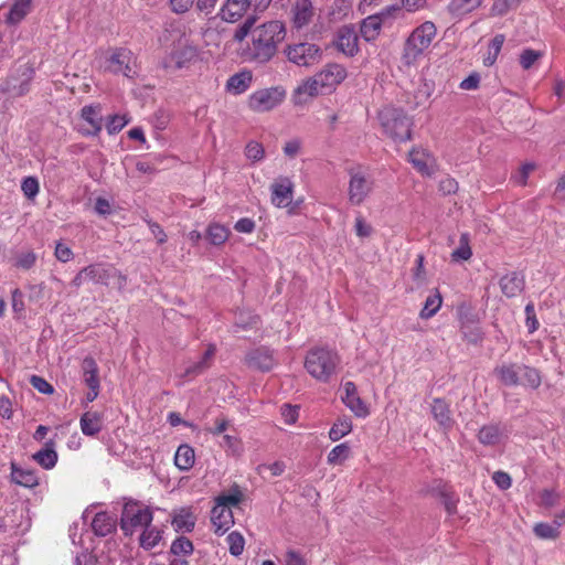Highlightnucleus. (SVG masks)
<instances>
[{
	"label": "nucleus",
	"mask_w": 565,
	"mask_h": 565,
	"mask_svg": "<svg viewBox=\"0 0 565 565\" xmlns=\"http://www.w3.org/2000/svg\"><path fill=\"white\" fill-rule=\"evenodd\" d=\"M85 275L88 276V281L94 284L105 285L109 284V280L116 274V268L110 265L93 264L86 266Z\"/></svg>",
	"instance_id": "obj_22"
},
{
	"label": "nucleus",
	"mask_w": 565,
	"mask_h": 565,
	"mask_svg": "<svg viewBox=\"0 0 565 565\" xmlns=\"http://www.w3.org/2000/svg\"><path fill=\"white\" fill-rule=\"evenodd\" d=\"M292 14L294 23L297 28H302L303 25H306L313 14L311 1L298 0L292 7Z\"/></svg>",
	"instance_id": "obj_28"
},
{
	"label": "nucleus",
	"mask_w": 565,
	"mask_h": 565,
	"mask_svg": "<svg viewBox=\"0 0 565 565\" xmlns=\"http://www.w3.org/2000/svg\"><path fill=\"white\" fill-rule=\"evenodd\" d=\"M230 235V230L218 223H212L206 230V238L213 245L224 244Z\"/></svg>",
	"instance_id": "obj_35"
},
{
	"label": "nucleus",
	"mask_w": 565,
	"mask_h": 565,
	"mask_svg": "<svg viewBox=\"0 0 565 565\" xmlns=\"http://www.w3.org/2000/svg\"><path fill=\"white\" fill-rule=\"evenodd\" d=\"M92 529L97 536H106L116 529V520L107 512H98L93 521Z\"/></svg>",
	"instance_id": "obj_25"
},
{
	"label": "nucleus",
	"mask_w": 565,
	"mask_h": 565,
	"mask_svg": "<svg viewBox=\"0 0 565 565\" xmlns=\"http://www.w3.org/2000/svg\"><path fill=\"white\" fill-rule=\"evenodd\" d=\"M431 414L438 425L446 431L452 428L455 422L451 417L449 405L441 398H435L431 403Z\"/></svg>",
	"instance_id": "obj_21"
},
{
	"label": "nucleus",
	"mask_w": 565,
	"mask_h": 565,
	"mask_svg": "<svg viewBox=\"0 0 565 565\" xmlns=\"http://www.w3.org/2000/svg\"><path fill=\"white\" fill-rule=\"evenodd\" d=\"M349 175V201L353 205H361L365 201L367 195L372 192L373 182L361 170L350 169Z\"/></svg>",
	"instance_id": "obj_9"
},
{
	"label": "nucleus",
	"mask_w": 565,
	"mask_h": 565,
	"mask_svg": "<svg viewBox=\"0 0 565 565\" xmlns=\"http://www.w3.org/2000/svg\"><path fill=\"white\" fill-rule=\"evenodd\" d=\"M265 150L257 141H250L245 148V156L253 162L260 161L264 158Z\"/></svg>",
	"instance_id": "obj_49"
},
{
	"label": "nucleus",
	"mask_w": 565,
	"mask_h": 565,
	"mask_svg": "<svg viewBox=\"0 0 565 565\" xmlns=\"http://www.w3.org/2000/svg\"><path fill=\"white\" fill-rule=\"evenodd\" d=\"M30 383L36 391L42 394L50 395L54 392L53 386L45 379L39 375H32L30 377Z\"/></svg>",
	"instance_id": "obj_52"
},
{
	"label": "nucleus",
	"mask_w": 565,
	"mask_h": 565,
	"mask_svg": "<svg viewBox=\"0 0 565 565\" xmlns=\"http://www.w3.org/2000/svg\"><path fill=\"white\" fill-rule=\"evenodd\" d=\"M162 531L156 526L148 525L139 536V544L142 548L149 551L162 540Z\"/></svg>",
	"instance_id": "obj_34"
},
{
	"label": "nucleus",
	"mask_w": 565,
	"mask_h": 565,
	"mask_svg": "<svg viewBox=\"0 0 565 565\" xmlns=\"http://www.w3.org/2000/svg\"><path fill=\"white\" fill-rule=\"evenodd\" d=\"M524 311H525V316H526L525 324L527 327V331H529V333H533L540 327V323H539V320L536 318V313H535V309H534L533 302H529L525 306Z\"/></svg>",
	"instance_id": "obj_50"
},
{
	"label": "nucleus",
	"mask_w": 565,
	"mask_h": 565,
	"mask_svg": "<svg viewBox=\"0 0 565 565\" xmlns=\"http://www.w3.org/2000/svg\"><path fill=\"white\" fill-rule=\"evenodd\" d=\"M247 8H249L248 0H227L220 10V17L226 22H236L239 20Z\"/></svg>",
	"instance_id": "obj_19"
},
{
	"label": "nucleus",
	"mask_w": 565,
	"mask_h": 565,
	"mask_svg": "<svg viewBox=\"0 0 565 565\" xmlns=\"http://www.w3.org/2000/svg\"><path fill=\"white\" fill-rule=\"evenodd\" d=\"M35 262L36 255L33 252H22L17 256L15 266L28 270L34 266Z\"/></svg>",
	"instance_id": "obj_51"
},
{
	"label": "nucleus",
	"mask_w": 565,
	"mask_h": 565,
	"mask_svg": "<svg viewBox=\"0 0 565 565\" xmlns=\"http://www.w3.org/2000/svg\"><path fill=\"white\" fill-rule=\"evenodd\" d=\"M383 132L395 142L408 141L412 137V118L402 108L385 106L379 111Z\"/></svg>",
	"instance_id": "obj_3"
},
{
	"label": "nucleus",
	"mask_w": 565,
	"mask_h": 565,
	"mask_svg": "<svg viewBox=\"0 0 565 565\" xmlns=\"http://www.w3.org/2000/svg\"><path fill=\"white\" fill-rule=\"evenodd\" d=\"M152 519V511L149 508L137 501H128L121 512L120 529L125 535L130 536L137 529L150 525Z\"/></svg>",
	"instance_id": "obj_6"
},
{
	"label": "nucleus",
	"mask_w": 565,
	"mask_h": 565,
	"mask_svg": "<svg viewBox=\"0 0 565 565\" xmlns=\"http://www.w3.org/2000/svg\"><path fill=\"white\" fill-rule=\"evenodd\" d=\"M358 41L354 28L345 25L339 30L335 45L345 55L354 56L359 51Z\"/></svg>",
	"instance_id": "obj_16"
},
{
	"label": "nucleus",
	"mask_w": 565,
	"mask_h": 565,
	"mask_svg": "<svg viewBox=\"0 0 565 565\" xmlns=\"http://www.w3.org/2000/svg\"><path fill=\"white\" fill-rule=\"evenodd\" d=\"M299 414V408L297 406H291L289 404H285L281 406V416L284 417L287 424L296 423Z\"/></svg>",
	"instance_id": "obj_60"
},
{
	"label": "nucleus",
	"mask_w": 565,
	"mask_h": 565,
	"mask_svg": "<svg viewBox=\"0 0 565 565\" xmlns=\"http://www.w3.org/2000/svg\"><path fill=\"white\" fill-rule=\"evenodd\" d=\"M54 254L55 257L62 263H67L73 258L72 249L63 243L56 244Z\"/></svg>",
	"instance_id": "obj_61"
},
{
	"label": "nucleus",
	"mask_w": 565,
	"mask_h": 565,
	"mask_svg": "<svg viewBox=\"0 0 565 565\" xmlns=\"http://www.w3.org/2000/svg\"><path fill=\"white\" fill-rule=\"evenodd\" d=\"M350 447L347 443L340 444L335 446L329 454H328V463L330 465H342L350 456Z\"/></svg>",
	"instance_id": "obj_43"
},
{
	"label": "nucleus",
	"mask_w": 565,
	"mask_h": 565,
	"mask_svg": "<svg viewBox=\"0 0 565 565\" xmlns=\"http://www.w3.org/2000/svg\"><path fill=\"white\" fill-rule=\"evenodd\" d=\"M286 35L285 26L279 21H268L256 25V18L248 17L237 28L233 39L243 42L246 38V46L242 49V57L246 62L265 64L276 54L278 44Z\"/></svg>",
	"instance_id": "obj_1"
},
{
	"label": "nucleus",
	"mask_w": 565,
	"mask_h": 565,
	"mask_svg": "<svg viewBox=\"0 0 565 565\" xmlns=\"http://www.w3.org/2000/svg\"><path fill=\"white\" fill-rule=\"evenodd\" d=\"M521 364H508L502 365L500 369V380L505 384L510 386H515L520 384V376H521Z\"/></svg>",
	"instance_id": "obj_37"
},
{
	"label": "nucleus",
	"mask_w": 565,
	"mask_h": 565,
	"mask_svg": "<svg viewBox=\"0 0 565 565\" xmlns=\"http://www.w3.org/2000/svg\"><path fill=\"white\" fill-rule=\"evenodd\" d=\"M196 56V50L193 46H183L172 54V60L174 61L178 68H182L185 62L191 61Z\"/></svg>",
	"instance_id": "obj_44"
},
{
	"label": "nucleus",
	"mask_w": 565,
	"mask_h": 565,
	"mask_svg": "<svg viewBox=\"0 0 565 565\" xmlns=\"http://www.w3.org/2000/svg\"><path fill=\"white\" fill-rule=\"evenodd\" d=\"M98 372L99 369L95 359L92 356H86L82 362V373L83 381L88 388H100Z\"/></svg>",
	"instance_id": "obj_23"
},
{
	"label": "nucleus",
	"mask_w": 565,
	"mask_h": 565,
	"mask_svg": "<svg viewBox=\"0 0 565 565\" xmlns=\"http://www.w3.org/2000/svg\"><path fill=\"white\" fill-rule=\"evenodd\" d=\"M541 56V53L534 50H524L520 55V64L524 70H529Z\"/></svg>",
	"instance_id": "obj_55"
},
{
	"label": "nucleus",
	"mask_w": 565,
	"mask_h": 565,
	"mask_svg": "<svg viewBox=\"0 0 565 565\" xmlns=\"http://www.w3.org/2000/svg\"><path fill=\"white\" fill-rule=\"evenodd\" d=\"M21 189L28 199H33L39 192V182L33 177H26L22 181Z\"/></svg>",
	"instance_id": "obj_53"
},
{
	"label": "nucleus",
	"mask_w": 565,
	"mask_h": 565,
	"mask_svg": "<svg viewBox=\"0 0 565 565\" xmlns=\"http://www.w3.org/2000/svg\"><path fill=\"white\" fill-rule=\"evenodd\" d=\"M286 89L278 85L262 88L248 97V107L255 113H266L278 107L286 98Z\"/></svg>",
	"instance_id": "obj_8"
},
{
	"label": "nucleus",
	"mask_w": 565,
	"mask_h": 565,
	"mask_svg": "<svg viewBox=\"0 0 565 565\" xmlns=\"http://www.w3.org/2000/svg\"><path fill=\"white\" fill-rule=\"evenodd\" d=\"M194 3V0H170L171 10L177 14L185 13Z\"/></svg>",
	"instance_id": "obj_64"
},
{
	"label": "nucleus",
	"mask_w": 565,
	"mask_h": 565,
	"mask_svg": "<svg viewBox=\"0 0 565 565\" xmlns=\"http://www.w3.org/2000/svg\"><path fill=\"white\" fill-rule=\"evenodd\" d=\"M521 376L523 379V385L531 387L532 390H536L540 387L542 383L541 372L532 366L521 364Z\"/></svg>",
	"instance_id": "obj_38"
},
{
	"label": "nucleus",
	"mask_w": 565,
	"mask_h": 565,
	"mask_svg": "<svg viewBox=\"0 0 565 565\" xmlns=\"http://www.w3.org/2000/svg\"><path fill=\"white\" fill-rule=\"evenodd\" d=\"M317 77L329 93L332 92L347 77L345 68L337 63L327 64L320 72L316 73Z\"/></svg>",
	"instance_id": "obj_14"
},
{
	"label": "nucleus",
	"mask_w": 565,
	"mask_h": 565,
	"mask_svg": "<svg viewBox=\"0 0 565 565\" xmlns=\"http://www.w3.org/2000/svg\"><path fill=\"white\" fill-rule=\"evenodd\" d=\"M211 522L216 534H224L233 524V512L228 507L215 504L211 511Z\"/></svg>",
	"instance_id": "obj_17"
},
{
	"label": "nucleus",
	"mask_w": 565,
	"mask_h": 565,
	"mask_svg": "<svg viewBox=\"0 0 565 565\" xmlns=\"http://www.w3.org/2000/svg\"><path fill=\"white\" fill-rule=\"evenodd\" d=\"M226 541L228 543L230 553L233 556H239L243 553L244 546H245V540L239 532H236V531L231 532L227 535Z\"/></svg>",
	"instance_id": "obj_45"
},
{
	"label": "nucleus",
	"mask_w": 565,
	"mask_h": 565,
	"mask_svg": "<svg viewBox=\"0 0 565 565\" xmlns=\"http://www.w3.org/2000/svg\"><path fill=\"white\" fill-rule=\"evenodd\" d=\"M31 0H18L10 9L7 21L11 24L20 22L29 12Z\"/></svg>",
	"instance_id": "obj_39"
},
{
	"label": "nucleus",
	"mask_w": 565,
	"mask_h": 565,
	"mask_svg": "<svg viewBox=\"0 0 565 565\" xmlns=\"http://www.w3.org/2000/svg\"><path fill=\"white\" fill-rule=\"evenodd\" d=\"M195 461V455L192 447L189 445H180L174 455V463L175 466L182 470L186 471L191 469Z\"/></svg>",
	"instance_id": "obj_31"
},
{
	"label": "nucleus",
	"mask_w": 565,
	"mask_h": 565,
	"mask_svg": "<svg viewBox=\"0 0 565 565\" xmlns=\"http://www.w3.org/2000/svg\"><path fill=\"white\" fill-rule=\"evenodd\" d=\"M441 296L438 291L426 298L424 308L419 312L422 319H429L437 313L441 306Z\"/></svg>",
	"instance_id": "obj_41"
},
{
	"label": "nucleus",
	"mask_w": 565,
	"mask_h": 565,
	"mask_svg": "<svg viewBox=\"0 0 565 565\" xmlns=\"http://www.w3.org/2000/svg\"><path fill=\"white\" fill-rule=\"evenodd\" d=\"M193 543L185 536L177 537L170 547L171 554L174 556H188L193 553Z\"/></svg>",
	"instance_id": "obj_42"
},
{
	"label": "nucleus",
	"mask_w": 565,
	"mask_h": 565,
	"mask_svg": "<svg viewBox=\"0 0 565 565\" xmlns=\"http://www.w3.org/2000/svg\"><path fill=\"white\" fill-rule=\"evenodd\" d=\"M482 0H451L447 7L449 14L455 19H461L480 7Z\"/></svg>",
	"instance_id": "obj_27"
},
{
	"label": "nucleus",
	"mask_w": 565,
	"mask_h": 565,
	"mask_svg": "<svg viewBox=\"0 0 565 565\" xmlns=\"http://www.w3.org/2000/svg\"><path fill=\"white\" fill-rule=\"evenodd\" d=\"M344 395L342 401L358 417H365L369 415V409L364 402L358 394L356 386L353 382H345L343 385Z\"/></svg>",
	"instance_id": "obj_15"
},
{
	"label": "nucleus",
	"mask_w": 565,
	"mask_h": 565,
	"mask_svg": "<svg viewBox=\"0 0 565 565\" xmlns=\"http://www.w3.org/2000/svg\"><path fill=\"white\" fill-rule=\"evenodd\" d=\"M243 494L238 490V488H234L231 493L221 494L216 499V504H222V507H235L242 501Z\"/></svg>",
	"instance_id": "obj_48"
},
{
	"label": "nucleus",
	"mask_w": 565,
	"mask_h": 565,
	"mask_svg": "<svg viewBox=\"0 0 565 565\" xmlns=\"http://www.w3.org/2000/svg\"><path fill=\"white\" fill-rule=\"evenodd\" d=\"M271 203L277 207L288 206L294 196V182L287 177H280L270 186Z\"/></svg>",
	"instance_id": "obj_13"
},
{
	"label": "nucleus",
	"mask_w": 565,
	"mask_h": 565,
	"mask_svg": "<svg viewBox=\"0 0 565 565\" xmlns=\"http://www.w3.org/2000/svg\"><path fill=\"white\" fill-rule=\"evenodd\" d=\"M438 189L444 195L454 194L458 191V182L454 178L445 177L439 181Z\"/></svg>",
	"instance_id": "obj_56"
},
{
	"label": "nucleus",
	"mask_w": 565,
	"mask_h": 565,
	"mask_svg": "<svg viewBox=\"0 0 565 565\" xmlns=\"http://www.w3.org/2000/svg\"><path fill=\"white\" fill-rule=\"evenodd\" d=\"M81 118L88 125V127H82L81 134L84 136H97L103 128V114L102 106L87 105L81 109Z\"/></svg>",
	"instance_id": "obj_11"
},
{
	"label": "nucleus",
	"mask_w": 565,
	"mask_h": 565,
	"mask_svg": "<svg viewBox=\"0 0 565 565\" xmlns=\"http://www.w3.org/2000/svg\"><path fill=\"white\" fill-rule=\"evenodd\" d=\"M245 364L253 370L268 372L275 364L274 351L267 347H259L248 351L245 355Z\"/></svg>",
	"instance_id": "obj_10"
},
{
	"label": "nucleus",
	"mask_w": 565,
	"mask_h": 565,
	"mask_svg": "<svg viewBox=\"0 0 565 565\" xmlns=\"http://www.w3.org/2000/svg\"><path fill=\"white\" fill-rule=\"evenodd\" d=\"M480 75L477 72L471 73L467 78L461 81L459 87L463 90H475L479 87Z\"/></svg>",
	"instance_id": "obj_62"
},
{
	"label": "nucleus",
	"mask_w": 565,
	"mask_h": 565,
	"mask_svg": "<svg viewBox=\"0 0 565 565\" xmlns=\"http://www.w3.org/2000/svg\"><path fill=\"white\" fill-rule=\"evenodd\" d=\"M33 459L44 469L53 468L57 461L54 443L52 440L45 443L44 447L33 455Z\"/></svg>",
	"instance_id": "obj_30"
},
{
	"label": "nucleus",
	"mask_w": 565,
	"mask_h": 565,
	"mask_svg": "<svg viewBox=\"0 0 565 565\" xmlns=\"http://www.w3.org/2000/svg\"><path fill=\"white\" fill-rule=\"evenodd\" d=\"M382 28V18L377 14L370 15L365 18L360 28V32L362 38L365 41H373L375 40L381 31Z\"/></svg>",
	"instance_id": "obj_29"
},
{
	"label": "nucleus",
	"mask_w": 565,
	"mask_h": 565,
	"mask_svg": "<svg viewBox=\"0 0 565 565\" xmlns=\"http://www.w3.org/2000/svg\"><path fill=\"white\" fill-rule=\"evenodd\" d=\"M253 81V75L250 71H243L232 75L226 83V88L228 92L233 94H242L246 92Z\"/></svg>",
	"instance_id": "obj_26"
},
{
	"label": "nucleus",
	"mask_w": 565,
	"mask_h": 565,
	"mask_svg": "<svg viewBox=\"0 0 565 565\" xmlns=\"http://www.w3.org/2000/svg\"><path fill=\"white\" fill-rule=\"evenodd\" d=\"M471 254L467 235L462 234L460 237V245L451 253V258L455 262L468 260L471 257Z\"/></svg>",
	"instance_id": "obj_47"
},
{
	"label": "nucleus",
	"mask_w": 565,
	"mask_h": 565,
	"mask_svg": "<svg viewBox=\"0 0 565 565\" xmlns=\"http://www.w3.org/2000/svg\"><path fill=\"white\" fill-rule=\"evenodd\" d=\"M354 227L359 237H367L372 233V226L361 215L355 217Z\"/></svg>",
	"instance_id": "obj_59"
},
{
	"label": "nucleus",
	"mask_w": 565,
	"mask_h": 565,
	"mask_svg": "<svg viewBox=\"0 0 565 565\" xmlns=\"http://www.w3.org/2000/svg\"><path fill=\"white\" fill-rule=\"evenodd\" d=\"M534 534L541 540H556L561 532L557 525L552 523H536L533 527Z\"/></svg>",
	"instance_id": "obj_40"
},
{
	"label": "nucleus",
	"mask_w": 565,
	"mask_h": 565,
	"mask_svg": "<svg viewBox=\"0 0 565 565\" xmlns=\"http://www.w3.org/2000/svg\"><path fill=\"white\" fill-rule=\"evenodd\" d=\"M196 518L185 509H182L172 519V525L177 532H192L195 526Z\"/></svg>",
	"instance_id": "obj_32"
},
{
	"label": "nucleus",
	"mask_w": 565,
	"mask_h": 565,
	"mask_svg": "<svg viewBox=\"0 0 565 565\" xmlns=\"http://www.w3.org/2000/svg\"><path fill=\"white\" fill-rule=\"evenodd\" d=\"M286 469V465L282 461H275L270 465H260L258 466V472L262 473L265 470H268L273 477H278L284 473Z\"/></svg>",
	"instance_id": "obj_58"
},
{
	"label": "nucleus",
	"mask_w": 565,
	"mask_h": 565,
	"mask_svg": "<svg viewBox=\"0 0 565 565\" xmlns=\"http://www.w3.org/2000/svg\"><path fill=\"white\" fill-rule=\"evenodd\" d=\"M352 430V422L350 417L342 416L337 419V422L332 425L329 437L332 441H338L344 436H347Z\"/></svg>",
	"instance_id": "obj_36"
},
{
	"label": "nucleus",
	"mask_w": 565,
	"mask_h": 565,
	"mask_svg": "<svg viewBox=\"0 0 565 565\" xmlns=\"http://www.w3.org/2000/svg\"><path fill=\"white\" fill-rule=\"evenodd\" d=\"M11 480L25 488H34L39 484L36 473L30 469L19 468L15 463H11Z\"/></svg>",
	"instance_id": "obj_24"
},
{
	"label": "nucleus",
	"mask_w": 565,
	"mask_h": 565,
	"mask_svg": "<svg viewBox=\"0 0 565 565\" xmlns=\"http://www.w3.org/2000/svg\"><path fill=\"white\" fill-rule=\"evenodd\" d=\"M535 170V164L526 162L522 164L515 172L511 174V181L519 185H525L529 175Z\"/></svg>",
	"instance_id": "obj_46"
},
{
	"label": "nucleus",
	"mask_w": 565,
	"mask_h": 565,
	"mask_svg": "<svg viewBox=\"0 0 565 565\" xmlns=\"http://www.w3.org/2000/svg\"><path fill=\"white\" fill-rule=\"evenodd\" d=\"M284 54L288 62L299 67H312L321 63L323 57L322 49L311 42H298L286 45Z\"/></svg>",
	"instance_id": "obj_5"
},
{
	"label": "nucleus",
	"mask_w": 565,
	"mask_h": 565,
	"mask_svg": "<svg viewBox=\"0 0 565 565\" xmlns=\"http://www.w3.org/2000/svg\"><path fill=\"white\" fill-rule=\"evenodd\" d=\"M408 157L414 168L423 175L429 177L434 173V168L428 163L429 157L426 152L413 149L409 151Z\"/></svg>",
	"instance_id": "obj_33"
},
{
	"label": "nucleus",
	"mask_w": 565,
	"mask_h": 565,
	"mask_svg": "<svg viewBox=\"0 0 565 565\" xmlns=\"http://www.w3.org/2000/svg\"><path fill=\"white\" fill-rule=\"evenodd\" d=\"M24 296L23 292L15 288L12 291V309L17 315H21L24 311Z\"/></svg>",
	"instance_id": "obj_63"
},
{
	"label": "nucleus",
	"mask_w": 565,
	"mask_h": 565,
	"mask_svg": "<svg viewBox=\"0 0 565 565\" xmlns=\"http://www.w3.org/2000/svg\"><path fill=\"white\" fill-rule=\"evenodd\" d=\"M324 93L328 92L324 89L323 85L315 74L313 76L302 81L301 84L297 86V88L294 90L292 98L294 103L299 105L305 104L308 98H313Z\"/></svg>",
	"instance_id": "obj_12"
},
{
	"label": "nucleus",
	"mask_w": 565,
	"mask_h": 565,
	"mask_svg": "<svg viewBox=\"0 0 565 565\" xmlns=\"http://www.w3.org/2000/svg\"><path fill=\"white\" fill-rule=\"evenodd\" d=\"M440 499L443 500V504L449 515L457 513V504L459 502V498L454 493L452 490H449L447 495H443Z\"/></svg>",
	"instance_id": "obj_54"
},
{
	"label": "nucleus",
	"mask_w": 565,
	"mask_h": 565,
	"mask_svg": "<svg viewBox=\"0 0 565 565\" xmlns=\"http://www.w3.org/2000/svg\"><path fill=\"white\" fill-rule=\"evenodd\" d=\"M81 430L85 436H97L104 426V415L96 411L85 412L79 419Z\"/></svg>",
	"instance_id": "obj_18"
},
{
	"label": "nucleus",
	"mask_w": 565,
	"mask_h": 565,
	"mask_svg": "<svg viewBox=\"0 0 565 565\" xmlns=\"http://www.w3.org/2000/svg\"><path fill=\"white\" fill-rule=\"evenodd\" d=\"M127 122L128 120H126L124 116L115 115L110 117L106 125L108 134L113 135L119 132Z\"/></svg>",
	"instance_id": "obj_57"
},
{
	"label": "nucleus",
	"mask_w": 565,
	"mask_h": 565,
	"mask_svg": "<svg viewBox=\"0 0 565 565\" xmlns=\"http://www.w3.org/2000/svg\"><path fill=\"white\" fill-rule=\"evenodd\" d=\"M524 285V276L516 271H512L500 279L502 294L508 298L519 296L523 291Z\"/></svg>",
	"instance_id": "obj_20"
},
{
	"label": "nucleus",
	"mask_w": 565,
	"mask_h": 565,
	"mask_svg": "<svg viewBox=\"0 0 565 565\" xmlns=\"http://www.w3.org/2000/svg\"><path fill=\"white\" fill-rule=\"evenodd\" d=\"M339 363L340 358L337 352L324 348H315L306 355L305 369L312 377L326 383L335 374Z\"/></svg>",
	"instance_id": "obj_4"
},
{
	"label": "nucleus",
	"mask_w": 565,
	"mask_h": 565,
	"mask_svg": "<svg viewBox=\"0 0 565 565\" xmlns=\"http://www.w3.org/2000/svg\"><path fill=\"white\" fill-rule=\"evenodd\" d=\"M105 71L115 75L121 74L127 78H134L138 75L134 53L126 47L113 49L105 61Z\"/></svg>",
	"instance_id": "obj_7"
},
{
	"label": "nucleus",
	"mask_w": 565,
	"mask_h": 565,
	"mask_svg": "<svg viewBox=\"0 0 565 565\" xmlns=\"http://www.w3.org/2000/svg\"><path fill=\"white\" fill-rule=\"evenodd\" d=\"M437 35L434 22L425 21L415 28L405 41L402 60L406 66L416 65Z\"/></svg>",
	"instance_id": "obj_2"
}]
</instances>
